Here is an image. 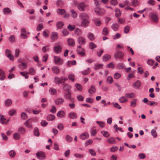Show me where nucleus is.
Returning <instances> with one entry per match:
<instances>
[{"mask_svg": "<svg viewBox=\"0 0 160 160\" xmlns=\"http://www.w3.org/2000/svg\"><path fill=\"white\" fill-rule=\"evenodd\" d=\"M37 158L40 160H44L46 157V154L42 151L38 152L36 153Z\"/></svg>", "mask_w": 160, "mask_h": 160, "instance_id": "nucleus-1", "label": "nucleus"}, {"mask_svg": "<svg viewBox=\"0 0 160 160\" xmlns=\"http://www.w3.org/2000/svg\"><path fill=\"white\" fill-rule=\"evenodd\" d=\"M87 5L83 2L79 3L77 6L78 10L81 11H84Z\"/></svg>", "mask_w": 160, "mask_h": 160, "instance_id": "nucleus-2", "label": "nucleus"}, {"mask_svg": "<svg viewBox=\"0 0 160 160\" xmlns=\"http://www.w3.org/2000/svg\"><path fill=\"white\" fill-rule=\"evenodd\" d=\"M124 53L120 51H118L114 54V57L115 58H118L119 59H121L123 58Z\"/></svg>", "mask_w": 160, "mask_h": 160, "instance_id": "nucleus-3", "label": "nucleus"}, {"mask_svg": "<svg viewBox=\"0 0 160 160\" xmlns=\"http://www.w3.org/2000/svg\"><path fill=\"white\" fill-rule=\"evenodd\" d=\"M55 62L58 65H62L63 63V60L59 57L54 56Z\"/></svg>", "mask_w": 160, "mask_h": 160, "instance_id": "nucleus-4", "label": "nucleus"}, {"mask_svg": "<svg viewBox=\"0 0 160 160\" xmlns=\"http://www.w3.org/2000/svg\"><path fill=\"white\" fill-rule=\"evenodd\" d=\"M79 17L82 20H89V16L86 13H82L79 15Z\"/></svg>", "mask_w": 160, "mask_h": 160, "instance_id": "nucleus-5", "label": "nucleus"}, {"mask_svg": "<svg viewBox=\"0 0 160 160\" xmlns=\"http://www.w3.org/2000/svg\"><path fill=\"white\" fill-rule=\"evenodd\" d=\"M95 12L98 15H102L104 14L105 13L104 10L100 9L98 8H95Z\"/></svg>", "mask_w": 160, "mask_h": 160, "instance_id": "nucleus-6", "label": "nucleus"}, {"mask_svg": "<svg viewBox=\"0 0 160 160\" xmlns=\"http://www.w3.org/2000/svg\"><path fill=\"white\" fill-rule=\"evenodd\" d=\"M62 80H63V77H61L60 78L55 77L54 78V81L55 83L59 84L61 83Z\"/></svg>", "mask_w": 160, "mask_h": 160, "instance_id": "nucleus-7", "label": "nucleus"}, {"mask_svg": "<svg viewBox=\"0 0 160 160\" xmlns=\"http://www.w3.org/2000/svg\"><path fill=\"white\" fill-rule=\"evenodd\" d=\"M51 69L53 73L56 74H58L60 73V69L59 68L56 66H53L51 68Z\"/></svg>", "mask_w": 160, "mask_h": 160, "instance_id": "nucleus-8", "label": "nucleus"}, {"mask_svg": "<svg viewBox=\"0 0 160 160\" xmlns=\"http://www.w3.org/2000/svg\"><path fill=\"white\" fill-rule=\"evenodd\" d=\"M141 85V82L139 80H137L133 84L132 86L135 89H138L139 88Z\"/></svg>", "mask_w": 160, "mask_h": 160, "instance_id": "nucleus-9", "label": "nucleus"}, {"mask_svg": "<svg viewBox=\"0 0 160 160\" xmlns=\"http://www.w3.org/2000/svg\"><path fill=\"white\" fill-rule=\"evenodd\" d=\"M64 101V99L61 98H57L55 101V103L58 105L62 104Z\"/></svg>", "mask_w": 160, "mask_h": 160, "instance_id": "nucleus-10", "label": "nucleus"}, {"mask_svg": "<svg viewBox=\"0 0 160 160\" xmlns=\"http://www.w3.org/2000/svg\"><path fill=\"white\" fill-rule=\"evenodd\" d=\"M9 121L8 119L6 120V119L4 118V116L2 115H0V122L1 123L4 124L7 123Z\"/></svg>", "mask_w": 160, "mask_h": 160, "instance_id": "nucleus-11", "label": "nucleus"}, {"mask_svg": "<svg viewBox=\"0 0 160 160\" xmlns=\"http://www.w3.org/2000/svg\"><path fill=\"white\" fill-rule=\"evenodd\" d=\"M49 92L50 94L52 95H56L57 93V90L53 88H50L49 89Z\"/></svg>", "mask_w": 160, "mask_h": 160, "instance_id": "nucleus-12", "label": "nucleus"}, {"mask_svg": "<svg viewBox=\"0 0 160 160\" xmlns=\"http://www.w3.org/2000/svg\"><path fill=\"white\" fill-rule=\"evenodd\" d=\"M54 51L57 53H58L61 52L62 47L60 45L55 46L53 48Z\"/></svg>", "mask_w": 160, "mask_h": 160, "instance_id": "nucleus-13", "label": "nucleus"}, {"mask_svg": "<svg viewBox=\"0 0 160 160\" xmlns=\"http://www.w3.org/2000/svg\"><path fill=\"white\" fill-rule=\"evenodd\" d=\"M77 41L80 44H84L86 43L85 38L82 37H79L78 38Z\"/></svg>", "mask_w": 160, "mask_h": 160, "instance_id": "nucleus-14", "label": "nucleus"}, {"mask_svg": "<svg viewBox=\"0 0 160 160\" xmlns=\"http://www.w3.org/2000/svg\"><path fill=\"white\" fill-rule=\"evenodd\" d=\"M71 97V91L65 92L64 93V98L66 99H70Z\"/></svg>", "mask_w": 160, "mask_h": 160, "instance_id": "nucleus-15", "label": "nucleus"}, {"mask_svg": "<svg viewBox=\"0 0 160 160\" xmlns=\"http://www.w3.org/2000/svg\"><path fill=\"white\" fill-rule=\"evenodd\" d=\"M57 116L60 118H63L66 116V113L64 111L61 110L57 113Z\"/></svg>", "mask_w": 160, "mask_h": 160, "instance_id": "nucleus-16", "label": "nucleus"}, {"mask_svg": "<svg viewBox=\"0 0 160 160\" xmlns=\"http://www.w3.org/2000/svg\"><path fill=\"white\" fill-rule=\"evenodd\" d=\"M5 78V73L3 70L0 69V80H4Z\"/></svg>", "mask_w": 160, "mask_h": 160, "instance_id": "nucleus-17", "label": "nucleus"}, {"mask_svg": "<svg viewBox=\"0 0 160 160\" xmlns=\"http://www.w3.org/2000/svg\"><path fill=\"white\" fill-rule=\"evenodd\" d=\"M89 23L88 20H82L81 22V25L84 27H86L88 26Z\"/></svg>", "mask_w": 160, "mask_h": 160, "instance_id": "nucleus-18", "label": "nucleus"}, {"mask_svg": "<svg viewBox=\"0 0 160 160\" xmlns=\"http://www.w3.org/2000/svg\"><path fill=\"white\" fill-rule=\"evenodd\" d=\"M69 117L72 119H76L77 117V114L74 112L70 113L68 114Z\"/></svg>", "mask_w": 160, "mask_h": 160, "instance_id": "nucleus-19", "label": "nucleus"}, {"mask_svg": "<svg viewBox=\"0 0 160 160\" xmlns=\"http://www.w3.org/2000/svg\"><path fill=\"white\" fill-rule=\"evenodd\" d=\"M68 45L71 46H73L75 45V41L72 38H70L68 39Z\"/></svg>", "mask_w": 160, "mask_h": 160, "instance_id": "nucleus-20", "label": "nucleus"}, {"mask_svg": "<svg viewBox=\"0 0 160 160\" xmlns=\"http://www.w3.org/2000/svg\"><path fill=\"white\" fill-rule=\"evenodd\" d=\"M24 124L28 128H31L32 127V124L31 122L30 121V119L27 120Z\"/></svg>", "mask_w": 160, "mask_h": 160, "instance_id": "nucleus-21", "label": "nucleus"}, {"mask_svg": "<svg viewBox=\"0 0 160 160\" xmlns=\"http://www.w3.org/2000/svg\"><path fill=\"white\" fill-rule=\"evenodd\" d=\"M58 33L56 32H53L51 35V38L52 40H57L58 37Z\"/></svg>", "mask_w": 160, "mask_h": 160, "instance_id": "nucleus-22", "label": "nucleus"}, {"mask_svg": "<svg viewBox=\"0 0 160 160\" xmlns=\"http://www.w3.org/2000/svg\"><path fill=\"white\" fill-rule=\"evenodd\" d=\"M55 118V117L54 115L49 114L47 116L46 119L48 121H52L54 120Z\"/></svg>", "mask_w": 160, "mask_h": 160, "instance_id": "nucleus-23", "label": "nucleus"}, {"mask_svg": "<svg viewBox=\"0 0 160 160\" xmlns=\"http://www.w3.org/2000/svg\"><path fill=\"white\" fill-rule=\"evenodd\" d=\"M56 11L58 15H63L66 12V11L64 9L60 8L57 9Z\"/></svg>", "mask_w": 160, "mask_h": 160, "instance_id": "nucleus-24", "label": "nucleus"}, {"mask_svg": "<svg viewBox=\"0 0 160 160\" xmlns=\"http://www.w3.org/2000/svg\"><path fill=\"white\" fill-rule=\"evenodd\" d=\"M80 138L82 139L85 140L87 139L89 137L88 133L87 132H84L80 136Z\"/></svg>", "mask_w": 160, "mask_h": 160, "instance_id": "nucleus-25", "label": "nucleus"}, {"mask_svg": "<svg viewBox=\"0 0 160 160\" xmlns=\"http://www.w3.org/2000/svg\"><path fill=\"white\" fill-rule=\"evenodd\" d=\"M107 142L111 144H115L116 143V141L114 138L110 137L107 139Z\"/></svg>", "mask_w": 160, "mask_h": 160, "instance_id": "nucleus-26", "label": "nucleus"}, {"mask_svg": "<svg viewBox=\"0 0 160 160\" xmlns=\"http://www.w3.org/2000/svg\"><path fill=\"white\" fill-rule=\"evenodd\" d=\"M22 65L21 64H19L18 65V67L19 68L22 70H24L27 66V64L26 63H24L23 62H22Z\"/></svg>", "mask_w": 160, "mask_h": 160, "instance_id": "nucleus-27", "label": "nucleus"}, {"mask_svg": "<svg viewBox=\"0 0 160 160\" xmlns=\"http://www.w3.org/2000/svg\"><path fill=\"white\" fill-rule=\"evenodd\" d=\"M111 58L110 55L106 54L104 55L102 57V60L103 61L106 62L109 60Z\"/></svg>", "mask_w": 160, "mask_h": 160, "instance_id": "nucleus-28", "label": "nucleus"}, {"mask_svg": "<svg viewBox=\"0 0 160 160\" xmlns=\"http://www.w3.org/2000/svg\"><path fill=\"white\" fill-rule=\"evenodd\" d=\"M119 101L120 103H124L128 101V99L125 96H122L119 99Z\"/></svg>", "mask_w": 160, "mask_h": 160, "instance_id": "nucleus-29", "label": "nucleus"}, {"mask_svg": "<svg viewBox=\"0 0 160 160\" xmlns=\"http://www.w3.org/2000/svg\"><path fill=\"white\" fill-rule=\"evenodd\" d=\"M126 97L127 98H132L135 97L136 95L134 93H126L125 94Z\"/></svg>", "mask_w": 160, "mask_h": 160, "instance_id": "nucleus-30", "label": "nucleus"}, {"mask_svg": "<svg viewBox=\"0 0 160 160\" xmlns=\"http://www.w3.org/2000/svg\"><path fill=\"white\" fill-rule=\"evenodd\" d=\"M70 12L71 13L72 17L74 18H76L77 16V14L75 10L73 9H71Z\"/></svg>", "mask_w": 160, "mask_h": 160, "instance_id": "nucleus-31", "label": "nucleus"}, {"mask_svg": "<svg viewBox=\"0 0 160 160\" xmlns=\"http://www.w3.org/2000/svg\"><path fill=\"white\" fill-rule=\"evenodd\" d=\"M151 18L156 23L157 22L158 20V18L157 15L154 13H152Z\"/></svg>", "mask_w": 160, "mask_h": 160, "instance_id": "nucleus-32", "label": "nucleus"}, {"mask_svg": "<svg viewBox=\"0 0 160 160\" xmlns=\"http://www.w3.org/2000/svg\"><path fill=\"white\" fill-rule=\"evenodd\" d=\"M119 25L117 23H114L112 24L111 26V28L114 31H117L119 28Z\"/></svg>", "mask_w": 160, "mask_h": 160, "instance_id": "nucleus-33", "label": "nucleus"}, {"mask_svg": "<svg viewBox=\"0 0 160 160\" xmlns=\"http://www.w3.org/2000/svg\"><path fill=\"white\" fill-rule=\"evenodd\" d=\"M96 91V88L93 85H92L91 88L88 90V92L90 94H92L95 92Z\"/></svg>", "mask_w": 160, "mask_h": 160, "instance_id": "nucleus-34", "label": "nucleus"}, {"mask_svg": "<svg viewBox=\"0 0 160 160\" xmlns=\"http://www.w3.org/2000/svg\"><path fill=\"white\" fill-rule=\"evenodd\" d=\"M63 88L65 92H68V91H70L71 87L69 85L65 84L64 85Z\"/></svg>", "mask_w": 160, "mask_h": 160, "instance_id": "nucleus-35", "label": "nucleus"}, {"mask_svg": "<svg viewBox=\"0 0 160 160\" xmlns=\"http://www.w3.org/2000/svg\"><path fill=\"white\" fill-rule=\"evenodd\" d=\"M2 11L4 14H8L10 12H11L10 9L8 8H3Z\"/></svg>", "mask_w": 160, "mask_h": 160, "instance_id": "nucleus-36", "label": "nucleus"}, {"mask_svg": "<svg viewBox=\"0 0 160 160\" xmlns=\"http://www.w3.org/2000/svg\"><path fill=\"white\" fill-rule=\"evenodd\" d=\"M64 23L62 21L58 22L56 24V26L58 28L60 29L62 28Z\"/></svg>", "mask_w": 160, "mask_h": 160, "instance_id": "nucleus-37", "label": "nucleus"}, {"mask_svg": "<svg viewBox=\"0 0 160 160\" xmlns=\"http://www.w3.org/2000/svg\"><path fill=\"white\" fill-rule=\"evenodd\" d=\"M137 99H133L131 101L130 106L131 107L134 108L137 106Z\"/></svg>", "mask_w": 160, "mask_h": 160, "instance_id": "nucleus-38", "label": "nucleus"}, {"mask_svg": "<svg viewBox=\"0 0 160 160\" xmlns=\"http://www.w3.org/2000/svg\"><path fill=\"white\" fill-rule=\"evenodd\" d=\"M12 103V100L10 99H7L5 101V104L6 106H9Z\"/></svg>", "mask_w": 160, "mask_h": 160, "instance_id": "nucleus-39", "label": "nucleus"}, {"mask_svg": "<svg viewBox=\"0 0 160 160\" xmlns=\"http://www.w3.org/2000/svg\"><path fill=\"white\" fill-rule=\"evenodd\" d=\"M88 37L91 41H93L95 39L94 35L91 32L89 33L88 34Z\"/></svg>", "mask_w": 160, "mask_h": 160, "instance_id": "nucleus-40", "label": "nucleus"}, {"mask_svg": "<svg viewBox=\"0 0 160 160\" xmlns=\"http://www.w3.org/2000/svg\"><path fill=\"white\" fill-rule=\"evenodd\" d=\"M49 46L47 45L43 47L42 49V51L43 52H45L49 50Z\"/></svg>", "mask_w": 160, "mask_h": 160, "instance_id": "nucleus-41", "label": "nucleus"}, {"mask_svg": "<svg viewBox=\"0 0 160 160\" xmlns=\"http://www.w3.org/2000/svg\"><path fill=\"white\" fill-rule=\"evenodd\" d=\"M108 28L107 27H104L102 31V34L106 36L108 34Z\"/></svg>", "mask_w": 160, "mask_h": 160, "instance_id": "nucleus-42", "label": "nucleus"}, {"mask_svg": "<svg viewBox=\"0 0 160 160\" xmlns=\"http://www.w3.org/2000/svg\"><path fill=\"white\" fill-rule=\"evenodd\" d=\"M18 132L22 134H24L25 133L26 130L25 129L22 127L19 128L18 129Z\"/></svg>", "mask_w": 160, "mask_h": 160, "instance_id": "nucleus-43", "label": "nucleus"}, {"mask_svg": "<svg viewBox=\"0 0 160 160\" xmlns=\"http://www.w3.org/2000/svg\"><path fill=\"white\" fill-rule=\"evenodd\" d=\"M125 67L124 64L122 63H118L117 65V68L118 69H124Z\"/></svg>", "mask_w": 160, "mask_h": 160, "instance_id": "nucleus-44", "label": "nucleus"}, {"mask_svg": "<svg viewBox=\"0 0 160 160\" xmlns=\"http://www.w3.org/2000/svg\"><path fill=\"white\" fill-rule=\"evenodd\" d=\"M26 73L27 74H30L33 75L35 73V70L33 68H31L29 69V72H27Z\"/></svg>", "mask_w": 160, "mask_h": 160, "instance_id": "nucleus-45", "label": "nucleus"}, {"mask_svg": "<svg viewBox=\"0 0 160 160\" xmlns=\"http://www.w3.org/2000/svg\"><path fill=\"white\" fill-rule=\"evenodd\" d=\"M139 4V2L137 0H133L132 2V5L134 7H137Z\"/></svg>", "mask_w": 160, "mask_h": 160, "instance_id": "nucleus-46", "label": "nucleus"}, {"mask_svg": "<svg viewBox=\"0 0 160 160\" xmlns=\"http://www.w3.org/2000/svg\"><path fill=\"white\" fill-rule=\"evenodd\" d=\"M115 11L116 12L115 16L116 17H118L121 15V13L120 9L118 8H116L115 10Z\"/></svg>", "mask_w": 160, "mask_h": 160, "instance_id": "nucleus-47", "label": "nucleus"}, {"mask_svg": "<svg viewBox=\"0 0 160 160\" xmlns=\"http://www.w3.org/2000/svg\"><path fill=\"white\" fill-rule=\"evenodd\" d=\"M57 128L60 130L63 129L64 128V126L62 123H59L57 125Z\"/></svg>", "mask_w": 160, "mask_h": 160, "instance_id": "nucleus-48", "label": "nucleus"}, {"mask_svg": "<svg viewBox=\"0 0 160 160\" xmlns=\"http://www.w3.org/2000/svg\"><path fill=\"white\" fill-rule=\"evenodd\" d=\"M15 152L13 150H11L9 152V154L10 157L13 158L15 157L16 155Z\"/></svg>", "mask_w": 160, "mask_h": 160, "instance_id": "nucleus-49", "label": "nucleus"}, {"mask_svg": "<svg viewBox=\"0 0 160 160\" xmlns=\"http://www.w3.org/2000/svg\"><path fill=\"white\" fill-rule=\"evenodd\" d=\"M97 47L96 45L93 42H91L89 44V47L91 49H93Z\"/></svg>", "mask_w": 160, "mask_h": 160, "instance_id": "nucleus-50", "label": "nucleus"}, {"mask_svg": "<svg viewBox=\"0 0 160 160\" xmlns=\"http://www.w3.org/2000/svg\"><path fill=\"white\" fill-rule=\"evenodd\" d=\"M103 64H100L99 63H96L95 65L94 69L95 70L98 69L102 67L103 66Z\"/></svg>", "mask_w": 160, "mask_h": 160, "instance_id": "nucleus-51", "label": "nucleus"}, {"mask_svg": "<svg viewBox=\"0 0 160 160\" xmlns=\"http://www.w3.org/2000/svg\"><path fill=\"white\" fill-rule=\"evenodd\" d=\"M20 53V51L19 49L17 48L15 50V57L16 58H17L19 57V54Z\"/></svg>", "mask_w": 160, "mask_h": 160, "instance_id": "nucleus-52", "label": "nucleus"}, {"mask_svg": "<svg viewBox=\"0 0 160 160\" xmlns=\"http://www.w3.org/2000/svg\"><path fill=\"white\" fill-rule=\"evenodd\" d=\"M34 133L35 136H39V130L37 128H35L34 131Z\"/></svg>", "mask_w": 160, "mask_h": 160, "instance_id": "nucleus-53", "label": "nucleus"}, {"mask_svg": "<svg viewBox=\"0 0 160 160\" xmlns=\"http://www.w3.org/2000/svg\"><path fill=\"white\" fill-rule=\"evenodd\" d=\"M121 74L118 72H116L114 75V77L116 79H119L121 77Z\"/></svg>", "mask_w": 160, "mask_h": 160, "instance_id": "nucleus-54", "label": "nucleus"}, {"mask_svg": "<svg viewBox=\"0 0 160 160\" xmlns=\"http://www.w3.org/2000/svg\"><path fill=\"white\" fill-rule=\"evenodd\" d=\"M43 28V25L42 23L39 24L37 27V31H39L42 29Z\"/></svg>", "mask_w": 160, "mask_h": 160, "instance_id": "nucleus-55", "label": "nucleus"}, {"mask_svg": "<svg viewBox=\"0 0 160 160\" xmlns=\"http://www.w3.org/2000/svg\"><path fill=\"white\" fill-rule=\"evenodd\" d=\"M112 104L115 108H116L118 109H120L121 108V107L117 103H112Z\"/></svg>", "mask_w": 160, "mask_h": 160, "instance_id": "nucleus-56", "label": "nucleus"}, {"mask_svg": "<svg viewBox=\"0 0 160 160\" xmlns=\"http://www.w3.org/2000/svg\"><path fill=\"white\" fill-rule=\"evenodd\" d=\"M130 27L128 25L126 26L124 28V32L125 33H128L130 30Z\"/></svg>", "mask_w": 160, "mask_h": 160, "instance_id": "nucleus-57", "label": "nucleus"}, {"mask_svg": "<svg viewBox=\"0 0 160 160\" xmlns=\"http://www.w3.org/2000/svg\"><path fill=\"white\" fill-rule=\"evenodd\" d=\"M75 86L78 90L80 91H82V86L78 83L76 84Z\"/></svg>", "mask_w": 160, "mask_h": 160, "instance_id": "nucleus-58", "label": "nucleus"}, {"mask_svg": "<svg viewBox=\"0 0 160 160\" xmlns=\"http://www.w3.org/2000/svg\"><path fill=\"white\" fill-rule=\"evenodd\" d=\"M95 25L97 26H99L101 24V22L100 21L96 19L95 18L93 19Z\"/></svg>", "mask_w": 160, "mask_h": 160, "instance_id": "nucleus-59", "label": "nucleus"}, {"mask_svg": "<svg viewBox=\"0 0 160 160\" xmlns=\"http://www.w3.org/2000/svg\"><path fill=\"white\" fill-rule=\"evenodd\" d=\"M107 82L110 84L112 83L113 82L112 78L110 76H108L107 78Z\"/></svg>", "mask_w": 160, "mask_h": 160, "instance_id": "nucleus-60", "label": "nucleus"}, {"mask_svg": "<svg viewBox=\"0 0 160 160\" xmlns=\"http://www.w3.org/2000/svg\"><path fill=\"white\" fill-rule=\"evenodd\" d=\"M101 133L105 137H108L109 136V133L107 131H103L101 132Z\"/></svg>", "mask_w": 160, "mask_h": 160, "instance_id": "nucleus-61", "label": "nucleus"}, {"mask_svg": "<svg viewBox=\"0 0 160 160\" xmlns=\"http://www.w3.org/2000/svg\"><path fill=\"white\" fill-rule=\"evenodd\" d=\"M151 134L152 135L153 137L154 138H156L157 136V134L156 131L153 129L151 131Z\"/></svg>", "mask_w": 160, "mask_h": 160, "instance_id": "nucleus-62", "label": "nucleus"}, {"mask_svg": "<svg viewBox=\"0 0 160 160\" xmlns=\"http://www.w3.org/2000/svg\"><path fill=\"white\" fill-rule=\"evenodd\" d=\"M121 37V35L119 33H117L116 34L112 36L113 38L114 39H118L119 38H120Z\"/></svg>", "mask_w": 160, "mask_h": 160, "instance_id": "nucleus-63", "label": "nucleus"}, {"mask_svg": "<svg viewBox=\"0 0 160 160\" xmlns=\"http://www.w3.org/2000/svg\"><path fill=\"white\" fill-rule=\"evenodd\" d=\"M13 136L14 139L16 140H18L20 138V135L17 133H14L13 134Z\"/></svg>", "mask_w": 160, "mask_h": 160, "instance_id": "nucleus-64", "label": "nucleus"}]
</instances>
